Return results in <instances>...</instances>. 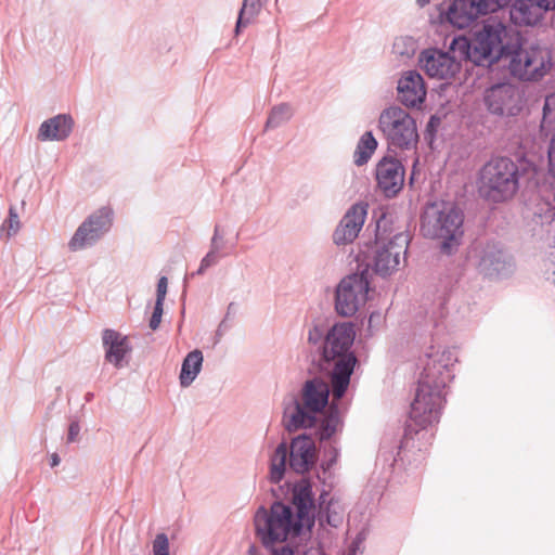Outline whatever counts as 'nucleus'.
I'll list each match as a JSON object with an SVG mask.
<instances>
[{"mask_svg":"<svg viewBox=\"0 0 555 555\" xmlns=\"http://www.w3.org/2000/svg\"><path fill=\"white\" fill-rule=\"evenodd\" d=\"M416 2L420 7L423 8V7L427 5L430 2V0H416Z\"/></svg>","mask_w":555,"mask_h":555,"instance_id":"obj_44","label":"nucleus"},{"mask_svg":"<svg viewBox=\"0 0 555 555\" xmlns=\"http://www.w3.org/2000/svg\"><path fill=\"white\" fill-rule=\"evenodd\" d=\"M408 243V235L404 233L396 234L388 242H377L373 262L375 272L383 276L396 272L406 253Z\"/></svg>","mask_w":555,"mask_h":555,"instance_id":"obj_15","label":"nucleus"},{"mask_svg":"<svg viewBox=\"0 0 555 555\" xmlns=\"http://www.w3.org/2000/svg\"><path fill=\"white\" fill-rule=\"evenodd\" d=\"M481 14L496 12L498 10L506 7L511 0H477Z\"/></svg>","mask_w":555,"mask_h":555,"instance_id":"obj_34","label":"nucleus"},{"mask_svg":"<svg viewBox=\"0 0 555 555\" xmlns=\"http://www.w3.org/2000/svg\"><path fill=\"white\" fill-rule=\"evenodd\" d=\"M218 230L215 231L214 237L211 240V249L209 253L202 259L199 268L197 270L198 274L204 273L209 267L216 264L218 262V251H219V245H218Z\"/></svg>","mask_w":555,"mask_h":555,"instance_id":"obj_32","label":"nucleus"},{"mask_svg":"<svg viewBox=\"0 0 555 555\" xmlns=\"http://www.w3.org/2000/svg\"><path fill=\"white\" fill-rule=\"evenodd\" d=\"M548 172L555 178V133L552 135L547 146Z\"/></svg>","mask_w":555,"mask_h":555,"instance_id":"obj_36","label":"nucleus"},{"mask_svg":"<svg viewBox=\"0 0 555 555\" xmlns=\"http://www.w3.org/2000/svg\"><path fill=\"white\" fill-rule=\"evenodd\" d=\"M289 453V467L298 473L309 472L318 459L314 440L307 435L295 437L289 447L285 441L272 447L269 453V480L273 483L280 482L286 472V460Z\"/></svg>","mask_w":555,"mask_h":555,"instance_id":"obj_7","label":"nucleus"},{"mask_svg":"<svg viewBox=\"0 0 555 555\" xmlns=\"http://www.w3.org/2000/svg\"><path fill=\"white\" fill-rule=\"evenodd\" d=\"M546 12L529 0H516L509 10V17L519 27H534L540 24Z\"/></svg>","mask_w":555,"mask_h":555,"instance_id":"obj_22","label":"nucleus"},{"mask_svg":"<svg viewBox=\"0 0 555 555\" xmlns=\"http://www.w3.org/2000/svg\"><path fill=\"white\" fill-rule=\"evenodd\" d=\"M378 129L391 146L410 150L417 144L416 121L409 112L399 105H390L380 112Z\"/></svg>","mask_w":555,"mask_h":555,"instance_id":"obj_10","label":"nucleus"},{"mask_svg":"<svg viewBox=\"0 0 555 555\" xmlns=\"http://www.w3.org/2000/svg\"><path fill=\"white\" fill-rule=\"evenodd\" d=\"M327 522L332 524L330 516H327Z\"/></svg>","mask_w":555,"mask_h":555,"instance_id":"obj_45","label":"nucleus"},{"mask_svg":"<svg viewBox=\"0 0 555 555\" xmlns=\"http://www.w3.org/2000/svg\"><path fill=\"white\" fill-rule=\"evenodd\" d=\"M113 222V210L102 207L90 215L76 230L68 242L72 251H78L96 243L109 231Z\"/></svg>","mask_w":555,"mask_h":555,"instance_id":"obj_13","label":"nucleus"},{"mask_svg":"<svg viewBox=\"0 0 555 555\" xmlns=\"http://www.w3.org/2000/svg\"><path fill=\"white\" fill-rule=\"evenodd\" d=\"M324 337V328L321 324H313L308 331V341L318 345Z\"/></svg>","mask_w":555,"mask_h":555,"instance_id":"obj_35","label":"nucleus"},{"mask_svg":"<svg viewBox=\"0 0 555 555\" xmlns=\"http://www.w3.org/2000/svg\"><path fill=\"white\" fill-rule=\"evenodd\" d=\"M509 33L503 22L491 17L474 33L470 41L464 36H457L451 41L450 48L460 59H468L477 65L493 64L502 57L507 59L512 50Z\"/></svg>","mask_w":555,"mask_h":555,"instance_id":"obj_2","label":"nucleus"},{"mask_svg":"<svg viewBox=\"0 0 555 555\" xmlns=\"http://www.w3.org/2000/svg\"><path fill=\"white\" fill-rule=\"evenodd\" d=\"M370 281L365 273L345 276L336 286L335 310L341 317H352L369 300Z\"/></svg>","mask_w":555,"mask_h":555,"instance_id":"obj_11","label":"nucleus"},{"mask_svg":"<svg viewBox=\"0 0 555 555\" xmlns=\"http://www.w3.org/2000/svg\"><path fill=\"white\" fill-rule=\"evenodd\" d=\"M79 433H80V425H79V423L76 422V421L72 422L69 424V427H68L67 442L72 443V442L77 441Z\"/></svg>","mask_w":555,"mask_h":555,"instance_id":"obj_38","label":"nucleus"},{"mask_svg":"<svg viewBox=\"0 0 555 555\" xmlns=\"http://www.w3.org/2000/svg\"><path fill=\"white\" fill-rule=\"evenodd\" d=\"M367 216V204H353L343 216L333 233V242L337 246L351 244L362 230Z\"/></svg>","mask_w":555,"mask_h":555,"instance_id":"obj_16","label":"nucleus"},{"mask_svg":"<svg viewBox=\"0 0 555 555\" xmlns=\"http://www.w3.org/2000/svg\"><path fill=\"white\" fill-rule=\"evenodd\" d=\"M507 60L509 74L525 82L542 80L554 66L552 51L539 43H527L512 49Z\"/></svg>","mask_w":555,"mask_h":555,"instance_id":"obj_9","label":"nucleus"},{"mask_svg":"<svg viewBox=\"0 0 555 555\" xmlns=\"http://www.w3.org/2000/svg\"><path fill=\"white\" fill-rule=\"evenodd\" d=\"M153 555H170L169 539L165 533L156 534L152 543Z\"/></svg>","mask_w":555,"mask_h":555,"instance_id":"obj_33","label":"nucleus"},{"mask_svg":"<svg viewBox=\"0 0 555 555\" xmlns=\"http://www.w3.org/2000/svg\"><path fill=\"white\" fill-rule=\"evenodd\" d=\"M293 503L297 508L295 516L301 521V526L309 529L314 525V501L311 483L302 479L295 485Z\"/></svg>","mask_w":555,"mask_h":555,"instance_id":"obj_20","label":"nucleus"},{"mask_svg":"<svg viewBox=\"0 0 555 555\" xmlns=\"http://www.w3.org/2000/svg\"><path fill=\"white\" fill-rule=\"evenodd\" d=\"M73 127L74 119L70 115H56L40 125L38 139L41 141H63L69 137Z\"/></svg>","mask_w":555,"mask_h":555,"instance_id":"obj_21","label":"nucleus"},{"mask_svg":"<svg viewBox=\"0 0 555 555\" xmlns=\"http://www.w3.org/2000/svg\"><path fill=\"white\" fill-rule=\"evenodd\" d=\"M548 279L552 281V283L555 285V254L552 260V269Z\"/></svg>","mask_w":555,"mask_h":555,"instance_id":"obj_41","label":"nucleus"},{"mask_svg":"<svg viewBox=\"0 0 555 555\" xmlns=\"http://www.w3.org/2000/svg\"><path fill=\"white\" fill-rule=\"evenodd\" d=\"M479 15L477 0H454L447 11V20L457 28L468 27Z\"/></svg>","mask_w":555,"mask_h":555,"instance_id":"obj_23","label":"nucleus"},{"mask_svg":"<svg viewBox=\"0 0 555 555\" xmlns=\"http://www.w3.org/2000/svg\"><path fill=\"white\" fill-rule=\"evenodd\" d=\"M400 103L408 108H421L427 96L423 76L416 70L403 72L397 82Z\"/></svg>","mask_w":555,"mask_h":555,"instance_id":"obj_18","label":"nucleus"},{"mask_svg":"<svg viewBox=\"0 0 555 555\" xmlns=\"http://www.w3.org/2000/svg\"><path fill=\"white\" fill-rule=\"evenodd\" d=\"M457 53H453L451 48L448 52L437 49H427L420 54V66L426 74L436 79L451 80L461 72L462 61Z\"/></svg>","mask_w":555,"mask_h":555,"instance_id":"obj_14","label":"nucleus"},{"mask_svg":"<svg viewBox=\"0 0 555 555\" xmlns=\"http://www.w3.org/2000/svg\"><path fill=\"white\" fill-rule=\"evenodd\" d=\"M168 287V280L166 276H162L157 284V298L156 300H160L164 302Z\"/></svg>","mask_w":555,"mask_h":555,"instance_id":"obj_39","label":"nucleus"},{"mask_svg":"<svg viewBox=\"0 0 555 555\" xmlns=\"http://www.w3.org/2000/svg\"><path fill=\"white\" fill-rule=\"evenodd\" d=\"M417 44L410 36H398L392 43V53L397 57L410 59L414 55Z\"/></svg>","mask_w":555,"mask_h":555,"instance_id":"obj_30","label":"nucleus"},{"mask_svg":"<svg viewBox=\"0 0 555 555\" xmlns=\"http://www.w3.org/2000/svg\"><path fill=\"white\" fill-rule=\"evenodd\" d=\"M455 362L454 352L447 348L430 347L426 353L410 411V420L416 426L426 427L438 421L443 403V389L452 379V366Z\"/></svg>","mask_w":555,"mask_h":555,"instance_id":"obj_1","label":"nucleus"},{"mask_svg":"<svg viewBox=\"0 0 555 555\" xmlns=\"http://www.w3.org/2000/svg\"><path fill=\"white\" fill-rule=\"evenodd\" d=\"M356 333L350 323L335 324L326 334L323 359L332 366L331 385L334 400L343 398L350 385L357 359L351 352Z\"/></svg>","mask_w":555,"mask_h":555,"instance_id":"obj_3","label":"nucleus"},{"mask_svg":"<svg viewBox=\"0 0 555 555\" xmlns=\"http://www.w3.org/2000/svg\"><path fill=\"white\" fill-rule=\"evenodd\" d=\"M330 387L321 378L307 380L298 398L284 402L283 424L288 431L309 428L317 424L328 405Z\"/></svg>","mask_w":555,"mask_h":555,"instance_id":"obj_4","label":"nucleus"},{"mask_svg":"<svg viewBox=\"0 0 555 555\" xmlns=\"http://www.w3.org/2000/svg\"><path fill=\"white\" fill-rule=\"evenodd\" d=\"M462 224L463 215L454 203L437 201L426 207L422 231L425 236L441 241L442 251L450 254L460 244Z\"/></svg>","mask_w":555,"mask_h":555,"instance_id":"obj_6","label":"nucleus"},{"mask_svg":"<svg viewBox=\"0 0 555 555\" xmlns=\"http://www.w3.org/2000/svg\"><path fill=\"white\" fill-rule=\"evenodd\" d=\"M378 146V142L372 131H365L359 139L354 153L353 162L357 166L365 165Z\"/></svg>","mask_w":555,"mask_h":555,"instance_id":"obj_25","label":"nucleus"},{"mask_svg":"<svg viewBox=\"0 0 555 555\" xmlns=\"http://www.w3.org/2000/svg\"><path fill=\"white\" fill-rule=\"evenodd\" d=\"M22 228L20 216L14 207L9 208L8 218L3 221L1 230L8 238L15 236Z\"/></svg>","mask_w":555,"mask_h":555,"instance_id":"obj_31","label":"nucleus"},{"mask_svg":"<svg viewBox=\"0 0 555 555\" xmlns=\"http://www.w3.org/2000/svg\"><path fill=\"white\" fill-rule=\"evenodd\" d=\"M60 464V457L57 454H52L51 455V466L54 467V466H57Z\"/></svg>","mask_w":555,"mask_h":555,"instance_id":"obj_42","label":"nucleus"},{"mask_svg":"<svg viewBox=\"0 0 555 555\" xmlns=\"http://www.w3.org/2000/svg\"><path fill=\"white\" fill-rule=\"evenodd\" d=\"M254 528L257 539L266 548L287 543L310 529L301 526L293 508L275 502L270 508L259 507L254 515Z\"/></svg>","mask_w":555,"mask_h":555,"instance_id":"obj_5","label":"nucleus"},{"mask_svg":"<svg viewBox=\"0 0 555 555\" xmlns=\"http://www.w3.org/2000/svg\"><path fill=\"white\" fill-rule=\"evenodd\" d=\"M203 361V352L198 349H195L185 356L179 374V383L181 387L186 388L193 384L202 371Z\"/></svg>","mask_w":555,"mask_h":555,"instance_id":"obj_24","label":"nucleus"},{"mask_svg":"<svg viewBox=\"0 0 555 555\" xmlns=\"http://www.w3.org/2000/svg\"><path fill=\"white\" fill-rule=\"evenodd\" d=\"M540 128L545 133L555 131V92L545 96Z\"/></svg>","mask_w":555,"mask_h":555,"instance_id":"obj_28","label":"nucleus"},{"mask_svg":"<svg viewBox=\"0 0 555 555\" xmlns=\"http://www.w3.org/2000/svg\"><path fill=\"white\" fill-rule=\"evenodd\" d=\"M319 420L322 421L319 431L321 440L332 438L337 431L341 429L343 424L340 415L333 405L330 406L328 414L325 415L323 413Z\"/></svg>","mask_w":555,"mask_h":555,"instance_id":"obj_26","label":"nucleus"},{"mask_svg":"<svg viewBox=\"0 0 555 555\" xmlns=\"http://www.w3.org/2000/svg\"><path fill=\"white\" fill-rule=\"evenodd\" d=\"M163 305L164 302L160 300H156L155 302L154 312L150 321V326L152 330H156L160 324L163 315Z\"/></svg>","mask_w":555,"mask_h":555,"instance_id":"obj_37","label":"nucleus"},{"mask_svg":"<svg viewBox=\"0 0 555 555\" xmlns=\"http://www.w3.org/2000/svg\"><path fill=\"white\" fill-rule=\"evenodd\" d=\"M272 553V555H294L293 548L286 544L281 547L274 546L273 548H269Z\"/></svg>","mask_w":555,"mask_h":555,"instance_id":"obj_40","label":"nucleus"},{"mask_svg":"<svg viewBox=\"0 0 555 555\" xmlns=\"http://www.w3.org/2000/svg\"><path fill=\"white\" fill-rule=\"evenodd\" d=\"M479 193L487 199L500 203L512 198L518 189V167L507 157L489 160L480 170Z\"/></svg>","mask_w":555,"mask_h":555,"instance_id":"obj_8","label":"nucleus"},{"mask_svg":"<svg viewBox=\"0 0 555 555\" xmlns=\"http://www.w3.org/2000/svg\"><path fill=\"white\" fill-rule=\"evenodd\" d=\"M375 177L380 191L392 197L403 188L405 171L397 158L385 156L376 165Z\"/></svg>","mask_w":555,"mask_h":555,"instance_id":"obj_17","label":"nucleus"},{"mask_svg":"<svg viewBox=\"0 0 555 555\" xmlns=\"http://www.w3.org/2000/svg\"><path fill=\"white\" fill-rule=\"evenodd\" d=\"M294 115V109L289 104L282 103L274 106L266 122V128H278L287 122Z\"/></svg>","mask_w":555,"mask_h":555,"instance_id":"obj_29","label":"nucleus"},{"mask_svg":"<svg viewBox=\"0 0 555 555\" xmlns=\"http://www.w3.org/2000/svg\"><path fill=\"white\" fill-rule=\"evenodd\" d=\"M266 0H244L238 12L235 26V34L238 35L242 27L248 26L254 18L260 13L262 4Z\"/></svg>","mask_w":555,"mask_h":555,"instance_id":"obj_27","label":"nucleus"},{"mask_svg":"<svg viewBox=\"0 0 555 555\" xmlns=\"http://www.w3.org/2000/svg\"><path fill=\"white\" fill-rule=\"evenodd\" d=\"M102 344L106 362L116 369H121L129 364L132 345L128 336L107 328L102 333Z\"/></svg>","mask_w":555,"mask_h":555,"instance_id":"obj_19","label":"nucleus"},{"mask_svg":"<svg viewBox=\"0 0 555 555\" xmlns=\"http://www.w3.org/2000/svg\"><path fill=\"white\" fill-rule=\"evenodd\" d=\"M485 103L490 113L499 116H516L526 105L522 90L513 83H499L486 91Z\"/></svg>","mask_w":555,"mask_h":555,"instance_id":"obj_12","label":"nucleus"},{"mask_svg":"<svg viewBox=\"0 0 555 555\" xmlns=\"http://www.w3.org/2000/svg\"><path fill=\"white\" fill-rule=\"evenodd\" d=\"M438 122H439V119H438V118H436L435 116H433V117L430 118V120H429L428 126H429V127H434V126H436Z\"/></svg>","mask_w":555,"mask_h":555,"instance_id":"obj_43","label":"nucleus"}]
</instances>
